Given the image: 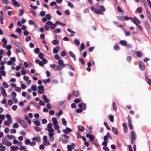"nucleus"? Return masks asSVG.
Instances as JSON below:
<instances>
[{"label":"nucleus","mask_w":151,"mask_h":151,"mask_svg":"<svg viewBox=\"0 0 151 151\" xmlns=\"http://www.w3.org/2000/svg\"><path fill=\"white\" fill-rule=\"evenodd\" d=\"M3 86L5 88H7L8 87V85L6 82H4L3 83Z\"/></svg>","instance_id":"58836bf2"},{"label":"nucleus","mask_w":151,"mask_h":151,"mask_svg":"<svg viewBox=\"0 0 151 151\" xmlns=\"http://www.w3.org/2000/svg\"><path fill=\"white\" fill-rule=\"evenodd\" d=\"M16 31L17 32L19 33H20L22 32V31L21 28L18 27L17 28Z\"/></svg>","instance_id":"3c124183"},{"label":"nucleus","mask_w":151,"mask_h":151,"mask_svg":"<svg viewBox=\"0 0 151 151\" xmlns=\"http://www.w3.org/2000/svg\"><path fill=\"white\" fill-rule=\"evenodd\" d=\"M2 2L4 4H9V1L7 0H1Z\"/></svg>","instance_id":"de8ad7c7"},{"label":"nucleus","mask_w":151,"mask_h":151,"mask_svg":"<svg viewBox=\"0 0 151 151\" xmlns=\"http://www.w3.org/2000/svg\"><path fill=\"white\" fill-rule=\"evenodd\" d=\"M120 43L123 46H126L127 45L126 41L125 40H121L120 41Z\"/></svg>","instance_id":"6ab92c4d"},{"label":"nucleus","mask_w":151,"mask_h":151,"mask_svg":"<svg viewBox=\"0 0 151 151\" xmlns=\"http://www.w3.org/2000/svg\"><path fill=\"white\" fill-rule=\"evenodd\" d=\"M42 98L44 100V101L45 103H48L49 102V100L47 98L46 96L45 95L42 96Z\"/></svg>","instance_id":"4468645a"},{"label":"nucleus","mask_w":151,"mask_h":151,"mask_svg":"<svg viewBox=\"0 0 151 151\" xmlns=\"http://www.w3.org/2000/svg\"><path fill=\"white\" fill-rule=\"evenodd\" d=\"M72 131V130L70 128L67 127L65 129H64L63 130V132L65 134H68L69 132H71Z\"/></svg>","instance_id":"0eeeda50"},{"label":"nucleus","mask_w":151,"mask_h":151,"mask_svg":"<svg viewBox=\"0 0 151 151\" xmlns=\"http://www.w3.org/2000/svg\"><path fill=\"white\" fill-rule=\"evenodd\" d=\"M137 12L140 13H141L142 11V7H140L138 8L137 9Z\"/></svg>","instance_id":"13d9d810"},{"label":"nucleus","mask_w":151,"mask_h":151,"mask_svg":"<svg viewBox=\"0 0 151 151\" xmlns=\"http://www.w3.org/2000/svg\"><path fill=\"white\" fill-rule=\"evenodd\" d=\"M78 106L80 108H82V109L83 110L85 109L86 107V104L83 103L78 104Z\"/></svg>","instance_id":"6e6552de"},{"label":"nucleus","mask_w":151,"mask_h":151,"mask_svg":"<svg viewBox=\"0 0 151 151\" xmlns=\"http://www.w3.org/2000/svg\"><path fill=\"white\" fill-rule=\"evenodd\" d=\"M90 141L91 142H93L94 141V135H92L89 138Z\"/></svg>","instance_id":"052dcab7"},{"label":"nucleus","mask_w":151,"mask_h":151,"mask_svg":"<svg viewBox=\"0 0 151 151\" xmlns=\"http://www.w3.org/2000/svg\"><path fill=\"white\" fill-rule=\"evenodd\" d=\"M112 132L116 135L118 134L117 129L116 128L113 127L112 128Z\"/></svg>","instance_id":"4be33fe9"},{"label":"nucleus","mask_w":151,"mask_h":151,"mask_svg":"<svg viewBox=\"0 0 151 151\" xmlns=\"http://www.w3.org/2000/svg\"><path fill=\"white\" fill-rule=\"evenodd\" d=\"M114 48L116 50H119L120 47L117 45H116L114 46Z\"/></svg>","instance_id":"49530a36"},{"label":"nucleus","mask_w":151,"mask_h":151,"mask_svg":"<svg viewBox=\"0 0 151 151\" xmlns=\"http://www.w3.org/2000/svg\"><path fill=\"white\" fill-rule=\"evenodd\" d=\"M118 19L120 21H124V17L122 16H120L118 17Z\"/></svg>","instance_id":"603ef678"},{"label":"nucleus","mask_w":151,"mask_h":151,"mask_svg":"<svg viewBox=\"0 0 151 151\" xmlns=\"http://www.w3.org/2000/svg\"><path fill=\"white\" fill-rule=\"evenodd\" d=\"M40 50V49L37 47L34 50V52L35 53L37 54L39 52Z\"/></svg>","instance_id":"4d7b16f0"},{"label":"nucleus","mask_w":151,"mask_h":151,"mask_svg":"<svg viewBox=\"0 0 151 151\" xmlns=\"http://www.w3.org/2000/svg\"><path fill=\"white\" fill-rule=\"evenodd\" d=\"M57 25L58 24L60 25L63 26H65V23H62L59 21H57L56 22Z\"/></svg>","instance_id":"72a5a7b5"},{"label":"nucleus","mask_w":151,"mask_h":151,"mask_svg":"<svg viewBox=\"0 0 151 151\" xmlns=\"http://www.w3.org/2000/svg\"><path fill=\"white\" fill-rule=\"evenodd\" d=\"M109 118V119H110V121L111 122H114V116L113 115L110 116Z\"/></svg>","instance_id":"bf43d9fd"},{"label":"nucleus","mask_w":151,"mask_h":151,"mask_svg":"<svg viewBox=\"0 0 151 151\" xmlns=\"http://www.w3.org/2000/svg\"><path fill=\"white\" fill-rule=\"evenodd\" d=\"M100 8L101 12H104L106 10L105 9L103 5L100 6Z\"/></svg>","instance_id":"c85d7f7f"},{"label":"nucleus","mask_w":151,"mask_h":151,"mask_svg":"<svg viewBox=\"0 0 151 151\" xmlns=\"http://www.w3.org/2000/svg\"><path fill=\"white\" fill-rule=\"evenodd\" d=\"M104 125L106 126V129L108 130H110L111 129L109 127V126L107 125V123L106 122H104Z\"/></svg>","instance_id":"a19ab883"},{"label":"nucleus","mask_w":151,"mask_h":151,"mask_svg":"<svg viewBox=\"0 0 151 151\" xmlns=\"http://www.w3.org/2000/svg\"><path fill=\"white\" fill-rule=\"evenodd\" d=\"M112 106H113V109L114 110H115L116 111L117 110V107L116 105V104L115 103V102H114V103H113Z\"/></svg>","instance_id":"37998d69"},{"label":"nucleus","mask_w":151,"mask_h":151,"mask_svg":"<svg viewBox=\"0 0 151 151\" xmlns=\"http://www.w3.org/2000/svg\"><path fill=\"white\" fill-rule=\"evenodd\" d=\"M139 68L142 70H144L145 69L144 64L142 61H139L138 63Z\"/></svg>","instance_id":"39448f33"},{"label":"nucleus","mask_w":151,"mask_h":151,"mask_svg":"<svg viewBox=\"0 0 151 151\" xmlns=\"http://www.w3.org/2000/svg\"><path fill=\"white\" fill-rule=\"evenodd\" d=\"M78 129L81 131L82 132L84 130V127L83 126L81 125L78 126Z\"/></svg>","instance_id":"a211bd4d"},{"label":"nucleus","mask_w":151,"mask_h":151,"mask_svg":"<svg viewBox=\"0 0 151 151\" xmlns=\"http://www.w3.org/2000/svg\"><path fill=\"white\" fill-rule=\"evenodd\" d=\"M30 143V141L29 139H27L25 141V144L26 145H28Z\"/></svg>","instance_id":"6e6d98bb"},{"label":"nucleus","mask_w":151,"mask_h":151,"mask_svg":"<svg viewBox=\"0 0 151 151\" xmlns=\"http://www.w3.org/2000/svg\"><path fill=\"white\" fill-rule=\"evenodd\" d=\"M74 102L75 103H78L81 102V100L79 98H77L74 100Z\"/></svg>","instance_id":"79ce46f5"},{"label":"nucleus","mask_w":151,"mask_h":151,"mask_svg":"<svg viewBox=\"0 0 151 151\" xmlns=\"http://www.w3.org/2000/svg\"><path fill=\"white\" fill-rule=\"evenodd\" d=\"M68 5L72 8H74V6L73 4L70 2H68Z\"/></svg>","instance_id":"774afa93"},{"label":"nucleus","mask_w":151,"mask_h":151,"mask_svg":"<svg viewBox=\"0 0 151 151\" xmlns=\"http://www.w3.org/2000/svg\"><path fill=\"white\" fill-rule=\"evenodd\" d=\"M6 138H8L9 140H11L12 139H15L16 138L13 135H9V134H7L6 136Z\"/></svg>","instance_id":"9b49d317"},{"label":"nucleus","mask_w":151,"mask_h":151,"mask_svg":"<svg viewBox=\"0 0 151 151\" xmlns=\"http://www.w3.org/2000/svg\"><path fill=\"white\" fill-rule=\"evenodd\" d=\"M54 126L55 129L56 130H58L59 128V126L58 124H53Z\"/></svg>","instance_id":"c03bdc74"},{"label":"nucleus","mask_w":151,"mask_h":151,"mask_svg":"<svg viewBox=\"0 0 151 151\" xmlns=\"http://www.w3.org/2000/svg\"><path fill=\"white\" fill-rule=\"evenodd\" d=\"M10 132L11 133H15L16 132V130L14 129H12L10 130Z\"/></svg>","instance_id":"338daca9"},{"label":"nucleus","mask_w":151,"mask_h":151,"mask_svg":"<svg viewBox=\"0 0 151 151\" xmlns=\"http://www.w3.org/2000/svg\"><path fill=\"white\" fill-rule=\"evenodd\" d=\"M85 45L84 43H82L81 45V49L80 50L81 51L82 50V49H83L85 48Z\"/></svg>","instance_id":"09e8293b"},{"label":"nucleus","mask_w":151,"mask_h":151,"mask_svg":"<svg viewBox=\"0 0 151 151\" xmlns=\"http://www.w3.org/2000/svg\"><path fill=\"white\" fill-rule=\"evenodd\" d=\"M33 129H35L36 131L40 132L41 130V129L40 128L37 127H34Z\"/></svg>","instance_id":"393cba45"},{"label":"nucleus","mask_w":151,"mask_h":151,"mask_svg":"<svg viewBox=\"0 0 151 151\" xmlns=\"http://www.w3.org/2000/svg\"><path fill=\"white\" fill-rule=\"evenodd\" d=\"M46 17L49 20H50L51 18V16L50 14H47L46 15Z\"/></svg>","instance_id":"5fc2aeb1"},{"label":"nucleus","mask_w":151,"mask_h":151,"mask_svg":"<svg viewBox=\"0 0 151 151\" xmlns=\"http://www.w3.org/2000/svg\"><path fill=\"white\" fill-rule=\"evenodd\" d=\"M31 39V37L30 36H28L25 39V41L28 42Z\"/></svg>","instance_id":"680f3d73"},{"label":"nucleus","mask_w":151,"mask_h":151,"mask_svg":"<svg viewBox=\"0 0 151 151\" xmlns=\"http://www.w3.org/2000/svg\"><path fill=\"white\" fill-rule=\"evenodd\" d=\"M31 89L33 91H35L37 90V88L35 85H32L31 86Z\"/></svg>","instance_id":"0e129e2a"},{"label":"nucleus","mask_w":151,"mask_h":151,"mask_svg":"<svg viewBox=\"0 0 151 151\" xmlns=\"http://www.w3.org/2000/svg\"><path fill=\"white\" fill-rule=\"evenodd\" d=\"M146 14L148 18H151V14L148 9L146 10Z\"/></svg>","instance_id":"f704fd0d"},{"label":"nucleus","mask_w":151,"mask_h":151,"mask_svg":"<svg viewBox=\"0 0 151 151\" xmlns=\"http://www.w3.org/2000/svg\"><path fill=\"white\" fill-rule=\"evenodd\" d=\"M38 56L41 59H42L43 58V54L41 52H40L39 53Z\"/></svg>","instance_id":"2f4dec72"},{"label":"nucleus","mask_w":151,"mask_h":151,"mask_svg":"<svg viewBox=\"0 0 151 151\" xmlns=\"http://www.w3.org/2000/svg\"><path fill=\"white\" fill-rule=\"evenodd\" d=\"M4 19V17L1 15H0V21H1V22L2 24H3L4 23L3 19Z\"/></svg>","instance_id":"864d4df0"},{"label":"nucleus","mask_w":151,"mask_h":151,"mask_svg":"<svg viewBox=\"0 0 151 151\" xmlns=\"http://www.w3.org/2000/svg\"><path fill=\"white\" fill-rule=\"evenodd\" d=\"M22 125L23 127L25 128H27L28 127V124L25 121Z\"/></svg>","instance_id":"473e14b6"},{"label":"nucleus","mask_w":151,"mask_h":151,"mask_svg":"<svg viewBox=\"0 0 151 151\" xmlns=\"http://www.w3.org/2000/svg\"><path fill=\"white\" fill-rule=\"evenodd\" d=\"M62 68H61L60 66L59 65H56L55 68V70H62Z\"/></svg>","instance_id":"7c9ffc66"},{"label":"nucleus","mask_w":151,"mask_h":151,"mask_svg":"<svg viewBox=\"0 0 151 151\" xmlns=\"http://www.w3.org/2000/svg\"><path fill=\"white\" fill-rule=\"evenodd\" d=\"M94 12L97 14H103V12H101V10L98 9H96L95 11H94Z\"/></svg>","instance_id":"ddd939ff"},{"label":"nucleus","mask_w":151,"mask_h":151,"mask_svg":"<svg viewBox=\"0 0 151 151\" xmlns=\"http://www.w3.org/2000/svg\"><path fill=\"white\" fill-rule=\"evenodd\" d=\"M6 117L8 119V121L9 122H11L12 119H11V116L9 114H7L6 115Z\"/></svg>","instance_id":"aec40b11"},{"label":"nucleus","mask_w":151,"mask_h":151,"mask_svg":"<svg viewBox=\"0 0 151 151\" xmlns=\"http://www.w3.org/2000/svg\"><path fill=\"white\" fill-rule=\"evenodd\" d=\"M0 89L1 93L4 97L5 98L6 97H7V95L5 91V89L2 86H1L0 87Z\"/></svg>","instance_id":"423d86ee"},{"label":"nucleus","mask_w":151,"mask_h":151,"mask_svg":"<svg viewBox=\"0 0 151 151\" xmlns=\"http://www.w3.org/2000/svg\"><path fill=\"white\" fill-rule=\"evenodd\" d=\"M14 45L17 47H19L20 45V43L18 41H16L14 43Z\"/></svg>","instance_id":"e433bc0d"},{"label":"nucleus","mask_w":151,"mask_h":151,"mask_svg":"<svg viewBox=\"0 0 151 151\" xmlns=\"http://www.w3.org/2000/svg\"><path fill=\"white\" fill-rule=\"evenodd\" d=\"M52 43L54 45H56L59 43L58 40H54L52 41Z\"/></svg>","instance_id":"412c9836"},{"label":"nucleus","mask_w":151,"mask_h":151,"mask_svg":"<svg viewBox=\"0 0 151 151\" xmlns=\"http://www.w3.org/2000/svg\"><path fill=\"white\" fill-rule=\"evenodd\" d=\"M137 138V134L136 133L133 131H132L131 132V139H136Z\"/></svg>","instance_id":"20e7f679"},{"label":"nucleus","mask_w":151,"mask_h":151,"mask_svg":"<svg viewBox=\"0 0 151 151\" xmlns=\"http://www.w3.org/2000/svg\"><path fill=\"white\" fill-rule=\"evenodd\" d=\"M69 54L70 56L73 58L74 60L76 61V57L74 53L70 51L69 52Z\"/></svg>","instance_id":"2eb2a0df"},{"label":"nucleus","mask_w":151,"mask_h":151,"mask_svg":"<svg viewBox=\"0 0 151 151\" xmlns=\"http://www.w3.org/2000/svg\"><path fill=\"white\" fill-rule=\"evenodd\" d=\"M46 24L49 26V28H50L52 29H54L57 26L56 23L53 24V23L50 21L47 22L46 23Z\"/></svg>","instance_id":"f257e3e1"},{"label":"nucleus","mask_w":151,"mask_h":151,"mask_svg":"<svg viewBox=\"0 0 151 151\" xmlns=\"http://www.w3.org/2000/svg\"><path fill=\"white\" fill-rule=\"evenodd\" d=\"M137 55L139 57H141L142 56V53L140 51H137Z\"/></svg>","instance_id":"69168bd1"},{"label":"nucleus","mask_w":151,"mask_h":151,"mask_svg":"<svg viewBox=\"0 0 151 151\" xmlns=\"http://www.w3.org/2000/svg\"><path fill=\"white\" fill-rule=\"evenodd\" d=\"M58 64L59 65L61 68H63L65 67V65L64 64L63 61L61 60H58Z\"/></svg>","instance_id":"1a4fd4ad"},{"label":"nucleus","mask_w":151,"mask_h":151,"mask_svg":"<svg viewBox=\"0 0 151 151\" xmlns=\"http://www.w3.org/2000/svg\"><path fill=\"white\" fill-rule=\"evenodd\" d=\"M74 42L75 44L77 45H79L80 43L79 41L77 39H75L74 40Z\"/></svg>","instance_id":"c9c22d12"},{"label":"nucleus","mask_w":151,"mask_h":151,"mask_svg":"<svg viewBox=\"0 0 151 151\" xmlns=\"http://www.w3.org/2000/svg\"><path fill=\"white\" fill-rule=\"evenodd\" d=\"M134 20L133 22L136 25H137L138 24H139L141 23V22L140 20L136 17H134Z\"/></svg>","instance_id":"9d476101"},{"label":"nucleus","mask_w":151,"mask_h":151,"mask_svg":"<svg viewBox=\"0 0 151 151\" xmlns=\"http://www.w3.org/2000/svg\"><path fill=\"white\" fill-rule=\"evenodd\" d=\"M145 79L148 84L151 86V79H149L147 77H145Z\"/></svg>","instance_id":"b1692460"},{"label":"nucleus","mask_w":151,"mask_h":151,"mask_svg":"<svg viewBox=\"0 0 151 151\" xmlns=\"http://www.w3.org/2000/svg\"><path fill=\"white\" fill-rule=\"evenodd\" d=\"M60 55L62 56H65L66 55V52L65 51H62L60 53Z\"/></svg>","instance_id":"8fccbe9b"},{"label":"nucleus","mask_w":151,"mask_h":151,"mask_svg":"<svg viewBox=\"0 0 151 151\" xmlns=\"http://www.w3.org/2000/svg\"><path fill=\"white\" fill-rule=\"evenodd\" d=\"M128 124L129 129H133V127L131 122H128Z\"/></svg>","instance_id":"c756f323"},{"label":"nucleus","mask_w":151,"mask_h":151,"mask_svg":"<svg viewBox=\"0 0 151 151\" xmlns=\"http://www.w3.org/2000/svg\"><path fill=\"white\" fill-rule=\"evenodd\" d=\"M62 123L65 126H67V122L64 118H63L62 119Z\"/></svg>","instance_id":"cd10ccee"},{"label":"nucleus","mask_w":151,"mask_h":151,"mask_svg":"<svg viewBox=\"0 0 151 151\" xmlns=\"http://www.w3.org/2000/svg\"><path fill=\"white\" fill-rule=\"evenodd\" d=\"M24 11L23 9H20L19 10V16H22L24 14Z\"/></svg>","instance_id":"4c0bfd02"},{"label":"nucleus","mask_w":151,"mask_h":151,"mask_svg":"<svg viewBox=\"0 0 151 151\" xmlns=\"http://www.w3.org/2000/svg\"><path fill=\"white\" fill-rule=\"evenodd\" d=\"M44 86L42 85L39 86L38 87V90L37 91V93L39 94H44Z\"/></svg>","instance_id":"7ed1b4c3"},{"label":"nucleus","mask_w":151,"mask_h":151,"mask_svg":"<svg viewBox=\"0 0 151 151\" xmlns=\"http://www.w3.org/2000/svg\"><path fill=\"white\" fill-rule=\"evenodd\" d=\"M50 81V78H49L48 79H45L43 80V82L45 83H48L49 81Z\"/></svg>","instance_id":"ea45409f"},{"label":"nucleus","mask_w":151,"mask_h":151,"mask_svg":"<svg viewBox=\"0 0 151 151\" xmlns=\"http://www.w3.org/2000/svg\"><path fill=\"white\" fill-rule=\"evenodd\" d=\"M34 124L35 125H36L37 126H40V122L38 120H36L35 121L33 120Z\"/></svg>","instance_id":"a878e982"},{"label":"nucleus","mask_w":151,"mask_h":151,"mask_svg":"<svg viewBox=\"0 0 151 151\" xmlns=\"http://www.w3.org/2000/svg\"><path fill=\"white\" fill-rule=\"evenodd\" d=\"M60 49V47L59 46H57L56 48H54L53 50V53H57L58 51V50Z\"/></svg>","instance_id":"f3484780"},{"label":"nucleus","mask_w":151,"mask_h":151,"mask_svg":"<svg viewBox=\"0 0 151 151\" xmlns=\"http://www.w3.org/2000/svg\"><path fill=\"white\" fill-rule=\"evenodd\" d=\"M52 121L53 122V124H58V121H57V118L55 117H53L52 118Z\"/></svg>","instance_id":"5701e85b"},{"label":"nucleus","mask_w":151,"mask_h":151,"mask_svg":"<svg viewBox=\"0 0 151 151\" xmlns=\"http://www.w3.org/2000/svg\"><path fill=\"white\" fill-rule=\"evenodd\" d=\"M2 142L4 145L8 146H11L12 145V143L11 142H8L7 140L4 138H2Z\"/></svg>","instance_id":"f03ea898"},{"label":"nucleus","mask_w":151,"mask_h":151,"mask_svg":"<svg viewBox=\"0 0 151 151\" xmlns=\"http://www.w3.org/2000/svg\"><path fill=\"white\" fill-rule=\"evenodd\" d=\"M79 61L83 64L84 65L85 64V62L84 60L83 59L81 58H79Z\"/></svg>","instance_id":"e2e57ef3"},{"label":"nucleus","mask_w":151,"mask_h":151,"mask_svg":"<svg viewBox=\"0 0 151 151\" xmlns=\"http://www.w3.org/2000/svg\"><path fill=\"white\" fill-rule=\"evenodd\" d=\"M12 1L13 4L16 6L19 7L20 6V4L15 0H12Z\"/></svg>","instance_id":"f8f14e48"},{"label":"nucleus","mask_w":151,"mask_h":151,"mask_svg":"<svg viewBox=\"0 0 151 151\" xmlns=\"http://www.w3.org/2000/svg\"><path fill=\"white\" fill-rule=\"evenodd\" d=\"M19 127V126L18 124L17 123H15L13 125V128H17Z\"/></svg>","instance_id":"a18cd8bd"},{"label":"nucleus","mask_w":151,"mask_h":151,"mask_svg":"<svg viewBox=\"0 0 151 151\" xmlns=\"http://www.w3.org/2000/svg\"><path fill=\"white\" fill-rule=\"evenodd\" d=\"M2 42L4 45H6L7 44V41L5 38H3L2 40Z\"/></svg>","instance_id":"bb28decb"},{"label":"nucleus","mask_w":151,"mask_h":151,"mask_svg":"<svg viewBox=\"0 0 151 151\" xmlns=\"http://www.w3.org/2000/svg\"><path fill=\"white\" fill-rule=\"evenodd\" d=\"M73 94L74 96L77 97L78 96L79 93L78 91H73Z\"/></svg>","instance_id":"dca6fc26"}]
</instances>
